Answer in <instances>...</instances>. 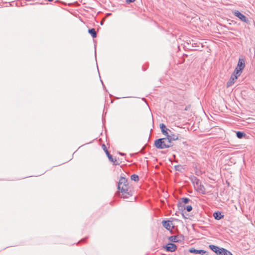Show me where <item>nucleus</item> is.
Returning <instances> with one entry per match:
<instances>
[{
    "instance_id": "a211bd4d",
    "label": "nucleus",
    "mask_w": 255,
    "mask_h": 255,
    "mask_svg": "<svg viewBox=\"0 0 255 255\" xmlns=\"http://www.w3.org/2000/svg\"><path fill=\"white\" fill-rule=\"evenodd\" d=\"M89 33L91 34L93 38H95L97 37V33L94 28L89 29Z\"/></svg>"
},
{
    "instance_id": "aec40b11",
    "label": "nucleus",
    "mask_w": 255,
    "mask_h": 255,
    "mask_svg": "<svg viewBox=\"0 0 255 255\" xmlns=\"http://www.w3.org/2000/svg\"><path fill=\"white\" fill-rule=\"evenodd\" d=\"M131 179L134 181H137L139 180L138 176L136 174H132L131 176Z\"/></svg>"
},
{
    "instance_id": "9b49d317",
    "label": "nucleus",
    "mask_w": 255,
    "mask_h": 255,
    "mask_svg": "<svg viewBox=\"0 0 255 255\" xmlns=\"http://www.w3.org/2000/svg\"><path fill=\"white\" fill-rule=\"evenodd\" d=\"M189 252L190 253L195 254H200L203 255L205 254L207 252L206 251L203 250H196L194 248H191L189 249Z\"/></svg>"
},
{
    "instance_id": "4468645a",
    "label": "nucleus",
    "mask_w": 255,
    "mask_h": 255,
    "mask_svg": "<svg viewBox=\"0 0 255 255\" xmlns=\"http://www.w3.org/2000/svg\"><path fill=\"white\" fill-rule=\"evenodd\" d=\"M169 240L172 242H178L181 241L180 237L178 236H172L169 238Z\"/></svg>"
},
{
    "instance_id": "5701e85b",
    "label": "nucleus",
    "mask_w": 255,
    "mask_h": 255,
    "mask_svg": "<svg viewBox=\"0 0 255 255\" xmlns=\"http://www.w3.org/2000/svg\"><path fill=\"white\" fill-rule=\"evenodd\" d=\"M227 254H228L227 255H233L232 254V253L231 252H230V251Z\"/></svg>"
},
{
    "instance_id": "39448f33",
    "label": "nucleus",
    "mask_w": 255,
    "mask_h": 255,
    "mask_svg": "<svg viewBox=\"0 0 255 255\" xmlns=\"http://www.w3.org/2000/svg\"><path fill=\"white\" fill-rule=\"evenodd\" d=\"M102 147L105 152H106L109 160H110L111 162H113L114 165H119V163L117 162V159L116 158H113V156L111 154H110L108 150H107L106 145L103 144L102 145Z\"/></svg>"
},
{
    "instance_id": "f3484780",
    "label": "nucleus",
    "mask_w": 255,
    "mask_h": 255,
    "mask_svg": "<svg viewBox=\"0 0 255 255\" xmlns=\"http://www.w3.org/2000/svg\"><path fill=\"white\" fill-rule=\"evenodd\" d=\"M220 251H219L218 254L219 255H227V253L229 252L224 248H221Z\"/></svg>"
},
{
    "instance_id": "20e7f679",
    "label": "nucleus",
    "mask_w": 255,
    "mask_h": 255,
    "mask_svg": "<svg viewBox=\"0 0 255 255\" xmlns=\"http://www.w3.org/2000/svg\"><path fill=\"white\" fill-rule=\"evenodd\" d=\"M190 201V199L188 198H181L178 203V208L180 210L185 209V204H187Z\"/></svg>"
},
{
    "instance_id": "ddd939ff",
    "label": "nucleus",
    "mask_w": 255,
    "mask_h": 255,
    "mask_svg": "<svg viewBox=\"0 0 255 255\" xmlns=\"http://www.w3.org/2000/svg\"><path fill=\"white\" fill-rule=\"evenodd\" d=\"M162 224L165 228L168 230H170L171 227H173L172 222L170 221H163Z\"/></svg>"
},
{
    "instance_id": "2eb2a0df",
    "label": "nucleus",
    "mask_w": 255,
    "mask_h": 255,
    "mask_svg": "<svg viewBox=\"0 0 255 255\" xmlns=\"http://www.w3.org/2000/svg\"><path fill=\"white\" fill-rule=\"evenodd\" d=\"M209 248L211 250H212L214 252L216 253V254H218L219 251H220V249L218 247L211 245L209 246Z\"/></svg>"
},
{
    "instance_id": "f257e3e1",
    "label": "nucleus",
    "mask_w": 255,
    "mask_h": 255,
    "mask_svg": "<svg viewBox=\"0 0 255 255\" xmlns=\"http://www.w3.org/2000/svg\"><path fill=\"white\" fill-rule=\"evenodd\" d=\"M118 189L122 194V197L128 198L132 195L131 191L129 190L127 180L124 177H121L118 184Z\"/></svg>"
},
{
    "instance_id": "dca6fc26",
    "label": "nucleus",
    "mask_w": 255,
    "mask_h": 255,
    "mask_svg": "<svg viewBox=\"0 0 255 255\" xmlns=\"http://www.w3.org/2000/svg\"><path fill=\"white\" fill-rule=\"evenodd\" d=\"M213 216L216 220H220L224 217L220 212H215L214 213Z\"/></svg>"
},
{
    "instance_id": "1a4fd4ad",
    "label": "nucleus",
    "mask_w": 255,
    "mask_h": 255,
    "mask_svg": "<svg viewBox=\"0 0 255 255\" xmlns=\"http://www.w3.org/2000/svg\"><path fill=\"white\" fill-rule=\"evenodd\" d=\"M239 76H237V75H236L235 72H234L233 75L231 76L230 79L227 83V87L231 86L235 82L236 80L238 79V77Z\"/></svg>"
},
{
    "instance_id": "7ed1b4c3",
    "label": "nucleus",
    "mask_w": 255,
    "mask_h": 255,
    "mask_svg": "<svg viewBox=\"0 0 255 255\" xmlns=\"http://www.w3.org/2000/svg\"><path fill=\"white\" fill-rule=\"evenodd\" d=\"M245 67V63L244 59L243 58H239L237 66L234 70L235 74L237 75V76H240Z\"/></svg>"
},
{
    "instance_id": "f8f14e48",
    "label": "nucleus",
    "mask_w": 255,
    "mask_h": 255,
    "mask_svg": "<svg viewBox=\"0 0 255 255\" xmlns=\"http://www.w3.org/2000/svg\"><path fill=\"white\" fill-rule=\"evenodd\" d=\"M166 249L167 251L173 252L177 249V247L173 243H169L166 246Z\"/></svg>"
},
{
    "instance_id": "0eeeda50",
    "label": "nucleus",
    "mask_w": 255,
    "mask_h": 255,
    "mask_svg": "<svg viewBox=\"0 0 255 255\" xmlns=\"http://www.w3.org/2000/svg\"><path fill=\"white\" fill-rule=\"evenodd\" d=\"M166 138L168 141L171 144H173V141L178 139V135L173 133L172 132H168V134L166 135Z\"/></svg>"
},
{
    "instance_id": "423d86ee",
    "label": "nucleus",
    "mask_w": 255,
    "mask_h": 255,
    "mask_svg": "<svg viewBox=\"0 0 255 255\" xmlns=\"http://www.w3.org/2000/svg\"><path fill=\"white\" fill-rule=\"evenodd\" d=\"M233 13L236 16L238 17L242 21L245 22L247 23H249V20L248 18L245 15L241 13L240 11L236 10L234 11Z\"/></svg>"
},
{
    "instance_id": "6ab92c4d",
    "label": "nucleus",
    "mask_w": 255,
    "mask_h": 255,
    "mask_svg": "<svg viewBox=\"0 0 255 255\" xmlns=\"http://www.w3.org/2000/svg\"><path fill=\"white\" fill-rule=\"evenodd\" d=\"M236 134H237V136L239 138H242L243 136H245V133L243 132H241V131H238L237 133H236Z\"/></svg>"
},
{
    "instance_id": "4be33fe9",
    "label": "nucleus",
    "mask_w": 255,
    "mask_h": 255,
    "mask_svg": "<svg viewBox=\"0 0 255 255\" xmlns=\"http://www.w3.org/2000/svg\"><path fill=\"white\" fill-rule=\"evenodd\" d=\"M135 0H126V1L127 3H129L130 2H132L134 1Z\"/></svg>"
},
{
    "instance_id": "412c9836",
    "label": "nucleus",
    "mask_w": 255,
    "mask_h": 255,
    "mask_svg": "<svg viewBox=\"0 0 255 255\" xmlns=\"http://www.w3.org/2000/svg\"><path fill=\"white\" fill-rule=\"evenodd\" d=\"M185 209H186L188 212H190L192 210V207L191 205H188L185 207Z\"/></svg>"
},
{
    "instance_id": "9d476101",
    "label": "nucleus",
    "mask_w": 255,
    "mask_h": 255,
    "mask_svg": "<svg viewBox=\"0 0 255 255\" xmlns=\"http://www.w3.org/2000/svg\"><path fill=\"white\" fill-rule=\"evenodd\" d=\"M160 128L161 129V132L163 135L166 136L168 134V132H171V130L167 128L166 126L162 123L159 125Z\"/></svg>"
},
{
    "instance_id": "f03ea898",
    "label": "nucleus",
    "mask_w": 255,
    "mask_h": 255,
    "mask_svg": "<svg viewBox=\"0 0 255 255\" xmlns=\"http://www.w3.org/2000/svg\"><path fill=\"white\" fill-rule=\"evenodd\" d=\"M173 145V144L168 141L166 137L158 138L154 141V146L158 149L168 148L172 147Z\"/></svg>"
},
{
    "instance_id": "6e6552de",
    "label": "nucleus",
    "mask_w": 255,
    "mask_h": 255,
    "mask_svg": "<svg viewBox=\"0 0 255 255\" xmlns=\"http://www.w3.org/2000/svg\"><path fill=\"white\" fill-rule=\"evenodd\" d=\"M196 185L197 188V190L202 194H205V189L203 185H202L199 179H195Z\"/></svg>"
}]
</instances>
